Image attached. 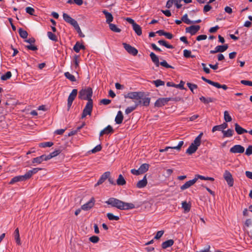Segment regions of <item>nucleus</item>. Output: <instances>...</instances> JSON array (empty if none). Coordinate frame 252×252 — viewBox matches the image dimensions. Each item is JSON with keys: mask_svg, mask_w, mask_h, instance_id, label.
I'll return each mask as SVG.
<instances>
[{"mask_svg": "<svg viewBox=\"0 0 252 252\" xmlns=\"http://www.w3.org/2000/svg\"><path fill=\"white\" fill-rule=\"evenodd\" d=\"M105 203L122 210L132 209L135 208L133 203L125 202L113 197L110 198L107 201H105Z\"/></svg>", "mask_w": 252, "mask_h": 252, "instance_id": "f257e3e1", "label": "nucleus"}, {"mask_svg": "<svg viewBox=\"0 0 252 252\" xmlns=\"http://www.w3.org/2000/svg\"><path fill=\"white\" fill-rule=\"evenodd\" d=\"M125 98H130L137 101H142L141 105L144 106H148L150 104L151 98L146 97L144 92H130L125 95Z\"/></svg>", "mask_w": 252, "mask_h": 252, "instance_id": "f03ea898", "label": "nucleus"}, {"mask_svg": "<svg viewBox=\"0 0 252 252\" xmlns=\"http://www.w3.org/2000/svg\"><path fill=\"white\" fill-rule=\"evenodd\" d=\"M93 95V90L91 87H87L85 89H81L79 92L78 98L82 100H90L93 101L92 96Z\"/></svg>", "mask_w": 252, "mask_h": 252, "instance_id": "7ed1b4c3", "label": "nucleus"}, {"mask_svg": "<svg viewBox=\"0 0 252 252\" xmlns=\"http://www.w3.org/2000/svg\"><path fill=\"white\" fill-rule=\"evenodd\" d=\"M93 101H91L89 100V101L87 102L84 109L83 110V113L82 114L81 118L84 119L87 115H91L92 112L93 110Z\"/></svg>", "mask_w": 252, "mask_h": 252, "instance_id": "20e7f679", "label": "nucleus"}, {"mask_svg": "<svg viewBox=\"0 0 252 252\" xmlns=\"http://www.w3.org/2000/svg\"><path fill=\"white\" fill-rule=\"evenodd\" d=\"M78 93V91L77 89H73L71 93L69 94L68 99H67V110L68 111L73 103V100L76 98Z\"/></svg>", "mask_w": 252, "mask_h": 252, "instance_id": "39448f33", "label": "nucleus"}, {"mask_svg": "<svg viewBox=\"0 0 252 252\" xmlns=\"http://www.w3.org/2000/svg\"><path fill=\"white\" fill-rule=\"evenodd\" d=\"M223 178L229 187H232L234 180L231 173L228 170H225L223 174Z\"/></svg>", "mask_w": 252, "mask_h": 252, "instance_id": "423d86ee", "label": "nucleus"}, {"mask_svg": "<svg viewBox=\"0 0 252 252\" xmlns=\"http://www.w3.org/2000/svg\"><path fill=\"white\" fill-rule=\"evenodd\" d=\"M123 45L125 49L132 56H136L138 54V50L134 47L131 46L130 45L126 43H123Z\"/></svg>", "mask_w": 252, "mask_h": 252, "instance_id": "0eeeda50", "label": "nucleus"}, {"mask_svg": "<svg viewBox=\"0 0 252 252\" xmlns=\"http://www.w3.org/2000/svg\"><path fill=\"white\" fill-rule=\"evenodd\" d=\"M173 99V98L172 97L159 98L155 102V106L157 107H162L167 104L170 100Z\"/></svg>", "mask_w": 252, "mask_h": 252, "instance_id": "6e6552de", "label": "nucleus"}, {"mask_svg": "<svg viewBox=\"0 0 252 252\" xmlns=\"http://www.w3.org/2000/svg\"><path fill=\"white\" fill-rule=\"evenodd\" d=\"M245 151V148L243 146L240 145H236L233 146L230 149V152L231 153H240L242 154Z\"/></svg>", "mask_w": 252, "mask_h": 252, "instance_id": "1a4fd4ad", "label": "nucleus"}, {"mask_svg": "<svg viewBox=\"0 0 252 252\" xmlns=\"http://www.w3.org/2000/svg\"><path fill=\"white\" fill-rule=\"evenodd\" d=\"M200 26L199 25H192L186 28V32H189L191 35H193L200 30Z\"/></svg>", "mask_w": 252, "mask_h": 252, "instance_id": "9d476101", "label": "nucleus"}, {"mask_svg": "<svg viewBox=\"0 0 252 252\" xmlns=\"http://www.w3.org/2000/svg\"><path fill=\"white\" fill-rule=\"evenodd\" d=\"M29 179L28 177L27 176L26 173L24 175H20L13 177L12 178L11 181L9 182L10 184H13L16 182L20 181H25Z\"/></svg>", "mask_w": 252, "mask_h": 252, "instance_id": "9b49d317", "label": "nucleus"}, {"mask_svg": "<svg viewBox=\"0 0 252 252\" xmlns=\"http://www.w3.org/2000/svg\"><path fill=\"white\" fill-rule=\"evenodd\" d=\"M94 203L95 199L94 197H92L89 201L81 206V209L84 211H88L93 207L94 205Z\"/></svg>", "mask_w": 252, "mask_h": 252, "instance_id": "f8f14e48", "label": "nucleus"}, {"mask_svg": "<svg viewBox=\"0 0 252 252\" xmlns=\"http://www.w3.org/2000/svg\"><path fill=\"white\" fill-rule=\"evenodd\" d=\"M63 19L66 22L72 26H75V25L78 24L77 22L74 19L72 18L69 15L66 13H64L63 14Z\"/></svg>", "mask_w": 252, "mask_h": 252, "instance_id": "ddd939ff", "label": "nucleus"}, {"mask_svg": "<svg viewBox=\"0 0 252 252\" xmlns=\"http://www.w3.org/2000/svg\"><path fill=\"white\" fill-rule=\"evenodd\" d=\"M228 48V45L225 44L223 45H218L216 47L215 50H211L210 53L211 54H215L218 52H223L226 51Z\"/></svg>", "mask_w": 252, "mask_h": 252, "instance_id": "4468645a", "label": "nucleus"}, {"mask_svg": "<svg viewBox=\"0 0 252 252\" xmlns=\"http://www.w3.org/2000/svg\"><path fill=\"white\" fill-rule=\"evenodd\" d=\"M183 144H184V141H181L179 142V143H178L177 146H174V147H166L164 149H159V152L160 153H162V152H164L165 151H167L168 150V149H171V150L176 149V150L179 151V150H180V149H181V147H182V146L183 145Z\"/></svg>", "mask_w": 252, "mask_h": 252, "instance_id": "2eb2a0df", "label": "nucleus"}, {"mask_svg": "<svg viewBox=\"0 0 252 252\" xmlns=\"http://www.w3.org/2000/svg\"><path fill=\"white\" fill-rule=\"evenodd\" d=\"M196 182V179H193L192 180L187 181L183 185L181 186L180 189L181 190H184L190 187L191 186L194 185Z\"/></svg>", "mask_w": 252, "mask_h": 252, "instance_id": "dca6fc26", "label": "nucleus"}, {"mask_svg": "<svg viewBox=\"0 0 252 252\" xmlns=\"http://www.w3.org/2000/svg\"><path fill=\"white\" fill-rule=\"evenodd\" d=\"M110 176V172L107 171L104 173L98 180L97 183L95 185V186L102 184L109 176Z\"/></svg>", "mask_w": 252, "mask_h": 252, "instance_id": "f3484780", "label": "nucleus"}, {"mask_svg": "<svg viewBox=\"0 0 252 252\" xmlns=\"http://www.w3.org/2000/svg\"><path fill=\"white\" fill-rule=\"evenodd\" d=\"M147 175H145L143 179L139 181L136 184V187L138 189H142L145 187L147 185Z\"/></svg>", "mask_w": 252, "mask_h": 252, "instance_id": "a211bd4d", "label": "nucleus"}, {"mask_svg": "<svg viewBox=\"0 0 252 252\" xmlns=\"http://www.w3.org/2000/svg\"><path fill=\"white\" fill-rule=\"evenodd\" d=\"M142 101H137L135 103V105L132 106L128 107L125 110L126 114H128L136 109L138 106L141 105Z\"/></svg>", "mask_w": 252, "mask_h": 252, "instance_id": "6ab92c4d", "label": "nucleus"}, {"mask_svg": "<svg viewBox=\"0 0 252 252\" xmlns=\"http://www.w3.org/2000/svg\"><path fill=\"white\" fill-rule=\"evenodd\" d=\"M102 13L105 16V18L106 19V22L108 24L111 23V22L113 20V16L112 14L105 9L102 11Z\"/></svg>", "mask_w": 252, "mask_h": 252, "instance_id": "aec40b11", "label": "nucleus"}, {"mask_svg": "<svg viewBox=\"0 0 252 252\" xmlns=\"http://www.w3.org/2000/svg\"><path fill=\"white\" fill-rule=\"evenodd\" d=\"M234 126L235 130L238 134H242L244 133L249 132V131L242 127L237 123L235 124Z\"/></svg>", "mask_w": 252, "mask_h": 252, "instance_id": "412c9836", "label": "nucleus"}, {"mask_svg": "<svg viewBox=\"0 0 252 252\" xmlns=\"http://www.w3.org/2000/svg\"><path fill=\"white\" fill-rule=\"evenodd\" d=\"M228 126V125L226 123H223L222 124L214 126L212 128V131L214 132L217 130L223 131V129H225Z\"/></svg>", "mask_w": 252, "mask_h": 252, "instance_id": "4be33fe9", "label": "nucleus"}, {"mask_svg": "<svg viewBox=\"0 0 252 252\" xmlns=\"http://www.w3.org/2000/svg\"><path fill=\"white\" fill-rule=\"evenodd\" d=\"M152 62L155 63L156 66L158 67L159 65V59L158 57L153 52H151L150 54Z\"/></svg>", "mask_w": 252, "mask_h": 252, "instance_id": "5701e85b", "label": "nucleus"}, {"mask_svg": "<svg viewBox=\"0 0 252 252\" xmlns=\"http://www.w3.org/2000/svg\"><path fill=\"white\" fill-rule=\"evenodd\" d=\"M124 119L123 114L121 111H119L115 118V122L117 124H121L122 123Z\"/></svg>", "mask_w": 252, "mask_h": 252, "instance_id": "b1692460", "label": "nucleus"}, {"mask_svg": "<svg viewBox=\"0 0 252 252\" xmlns=\"http://www.w3.org/2000/svg\"><path fill=\"white\" fill-rule=\"evenodd\" d=\"M198 147L196 146L191 144L190 145L188 148V149L187 150L186 153L189 155H191L194 153L196 151Z\"/></svg>", "mask_w": 252, "mask_h": 252, "instance_id": "393cba45", "label": "nucleus"}, {"mask_svg": "<svg viewBox=\"0 0 252 252\" xmlns=\"http://www.w3.org/2000/svg\"><path fill=\"white\" fill-rule=\"evenodd\" d=\"M200 100L204 104H208L210 102H214L216 99L212 97L206 98L204 96H201L199 98Z\"/></svg>", "mask_w": 252, "mask_h": 252, "instance_id": "a878e982", "label": "nucleus"}, {"mask_svg": "<svg viewBox=\"0 0 252 252\" xmlns=\"http://www.w3.org/2000/svg\"><path fill=\"white\" fill-rule=\"evenodd\" d=\"M174 244V241L172 239L167 240L162 243L161 245L162 248L165 249L169 247L172 246Z\"/></svg>", "mask_w": 252, "mask_h": 252, "instance_id": "bb28decb", "label": "nucleus"}, {"mask_svg": "<svg viewBox=\"0 0 252 252\" xmlns=\"http://www.w3.org/2000/svg\"><path fill=\"white\" fill-rule=\"evenodd\" d=\"M42 169L40 168H34L32 170L28 171L27 173V176L29 179L33 174L36 173L38 171L41 170Z\"/></svg>", "mask_w": 252, "mask_h": 252, "instance_id": "cd10ccee", "label": "nucleus"}, {"mask_svg": "<svg viewBox=\"0 0 252 252\" xmlns=\"http://www.w3.org/2000/svg\"><path fill=\"white\" fill-rule=\"evenodd\" d=\"M14 234V238H15L16 243L18 245H20L21 243V241H20V234H19V231L18 228H17L15 230Z\"/></svg>", "mask_w": 252, "mask_h": 252, "instance_id": "c85d7f7f", "label": "nucleus"}, {"mask_svg": "<svg viewBox=\"0 0 252 252\" xmlns=\"http://www.w3.org/2000/svg\"><path fill=\"white\" fill-rule=\"evenodd\" d=\"M85 47L83 44H80L79 42H77L73 47V50L76 52L79 53L81 49H85Z\"/></svg>", "mask_w": 252, "mask_h": 252, "instance_id": "c756f323", "label": "nucleus"}, {"mask_svg": "<svg viewBox=\"0 0 252 252\" xmlns=\"http://www.w3.org/2000/svg\"><path fill=\"white\" fill-rule=\"evenodd\" d=\"M149 168V164L147 163H143L140 166L139 169L140 171V173L141 174H143L148 170Z\"/></svg>", "mask_w": 252, "mask_h": 252, "instance_id": "7c9ffc66", "label": "nucleus"}, {"mask_svg": "<svg viewBox=\"0 0 252 252\" xmlns=\"http://www.w3.org/2000/svg\"><path fill=\"white\" fill-rule=\"evenodd\" d=\"M132 27L133 30L138 35L140 36L142 34V29L139 25L136 24Z\"/></svg>", "mask_w": 252, "mask_h": 252, "instance_id": "2f4dec72", "label": "nucleus"}, {"mask_svg": "<svg viewBox=\"0 0 252 252\" xmlns=\"http://www.w3.org/2000/svg\"><path fill=\"white\" fill-rule=\"evenodd\" d=\"M117 184L119 186H123L126 184V181L122 175H119V177L117 180Z\"/></svg>", "mask_w": 252, "mask_h": 252, "instance_id": "473e14b6", "label": "nucleus"}, {"mask_svg": "<svg viewBox=\"0 0 252 252\" xmlns=\"http://www.w3.org/2000/svg\"><path fill=\"white\" fill-rule=\"evenodd\" d=\"M158 43L161 45L165 46V47H166L167 48H168V49H173L174 48V47L172 45H170V44L167 43V42L165 40H158Z\"/></svg>", "mask_w": 252, "mask_h": 252, "instance_id": "72a5a7b5", "label": "nucleus"}, {"mask_svg": "<svg viewBox=\"0 0 252 252\" xmlns=\"http://www.w3.org/2000/svg\"><path fill=\"white\" fill-rule=\"evenodd\" d=\"M43 161H44V156L41 155V156L33 158L32 160V163H38L40 164Z\"/></svg>", "mask_w": 252, "mask_h": 252, "instance_id": "f704fd0d", "label": "nucleus"}, {"mask_svg": "<svg viewBox=\"0 0 252 252\" xmlns=\"http://www.w3.org/2000/svg\"><path fill=\"white\" fill-rule=\"evenodd\" d=\"M182 208L184 209L185 212H189L190 210L191 205L186 201H183L182 203Z\"/></svg>", "mask_w": 252, "mask_h": 252, "instance_id": "c9c22d12", "label": "nucleus"}, {"mask_svg": "<svg viewBox=\"0 0 252 252\" xmlns=\"http://www.w3.org/2000/svg\"><path fill=\"white\" fill-rule=\"evenodd\" d=\"M19 34L21 37L25 39L27 38L28 35V32L24 30L22 28H20L18 31Z\"/></svg>", "mask_w": 252, "mask_h": 252, "instance_id": "e433bc0d", "label": "nucleus"}, {"mask_svg": "<svg viewBox=\"0 0 252 252\" xmlns=\"http://www.w3.org/2000/svg\"><path fill=\"white\" fill-rule=\"evenodd\" d=\"M109 27L110 29L115 32H121V30L118 28L115 24L109 23Z\"/></svg>", "mask_w": 252, "mask_h": 252, "instance_id": "4c0bfd02", "label": "nucleus"}, {"mask_svg": "<svg viewBox=\"0 0 252 252\" xmlns=\"http://www.w3.org/2000/svg\"><path fill=\"white\" fill-rule=\"evenodd\" d=\"M65 77L72 82H75L76 81L75 76L71 74L69 72H66L64 73Z\"/></svg>", "mask_w": 252, "mask_h": 252, "instance_id": "58836bf2", "label": "nucleus"}, {"mask_svg": "<svg viewBox=\"0 0 252 252\" xmlns=\"http://www.w3.org/2000/svg\"><path fill=\"white\" fill-rule=\"evenodd\" d=\"M222 132L223 134V137H231L233 135L234 131L231 129H228L226 131L223 130Z\"/></svg>", "mask_w": 252, "mask_h": 252, "instance_id": "ea45409f", "label": "nucleus"}, {"mask_svg": "<svg viewBox=\"0 0 252 252\" xmlns=\"http://www.w3.org/2000/svg\"><path fill=\"white\" fill-rule=\"evenodd\" d=\"M52 142H42L39 144V146L41 148L50 147L53 145Z\"/></svg>", "mask_w": 252, "mask_h": 252, "instance_id": "a19ab883", "label": "nucleus"}, {"mask_svg": "<svg viewBox=\"0 0 252 252\" xmlns=\"http://www.w3.org/2000/svg\"><path fill=\"white\" fill-rule=\"evenodd\" d=\"M108 219L110 220H118L120 218L118 216L114 215L112 213H108L107 214Z\"/></svg>", "mask_w": 252, "mask_h": 252, "instance_id": "79ce46f5", "label": "nucleus"}, {"mask_svg": "<svg viewBox=\"0 0 252 252\" xmlns=\"http://www.w3.org/2000/svg\"><path fill=\"white\" fill-rule=\"evenodd\" d=\"M183 52H184V56L185 58H195V57L194 55H191V51H189V50L185 49V50H184Z\"/></svg>", "mask_w": 252, "mask_h": 252, "instance_id": "37998d69", "label": "nucleus"}, {"mask_svg": "<svg viewBox=\"0 0 252 252\" xmlns=\"http://www.w3.org/2000/svg\"><path fill=\"white\" fill-rule=\"evenodd\" d=\"M103 130H104L105 134L112 133L114 132V129H113V127L110 125H108Z\"/></svg>", "mask_w": 252, "mask_h": 252, "instance_id": "c03bdc74", "label": "nucleus"}, {"mask_svg": "<svg viewBox=\"0 0 252 252\" xmlns=\"http://www.w3.org/2000/svg\"><path fill=\"white\" fill-rule=\"evenodd\" d=\"M47 35L50 39L54 41H58L57 36L54 33H53L52 32H47Z\"/></svg>", "mask_w": 252, "mask_h": 252, "instance_id": "a18cd8bd", "label": "nucleus"}, {"mask_svg": "<svg viewBox=\"0 0 252 252\" xmlns=\"http://www.w3.org/2000/svg\"><path fill=\"white\" fill-rule=\"evenodd\" d=\"M11 73L10 71H7L5 74L2 75L0 79L2 80L5 81L9 79L11 77Z\"/></svg>", "mask_w": 252, "mask_h": 252, "instance_id": "49530a36", "label": "nucleus"}, {"mask_svg": "<svg viewBox=\"0 0 252 252\" xmlns=\"http://www.w3.org/2000/svg\"><path fill=\"white\" fill-rule=\"evenodd\" d=\"M224 119L226 122H229L232 120V118L227 111H225L224 112Z\"/></svg>", "mask_w": 252, "mask_h": 252, "instance_id": "de8ad7c7", "label": "nucleus"}, {"mask_svg": "<svg viewBox=\"0 0 252 252\" xmlns=\"http://www.w3.org/2000/svg\"><path fill=\"white\" fill-rule=\"evenodd\" d=\"M182 21L187 24H191L192 22L188 19L187 14H185L181 18Z\"/></svg>", "mask_w": 252, "mask_h": 252, "instance_id": "09e8293b", "label": "nucleus"}, {"mask_svg": "<svg viewBox=\"0 0 252 252\" xmlns=\"http://www.w3.org/2000/svg\"><path fill=\"white\" fill-rule=\"evenodd\" d=\"M73 27L75 28V29L76 30V31L78 33L80 37H85V35L82 32L80 28V27L79 26L78 24H77L75 25V26H74Z\"/></svg>", "mask_w": 252, "mask_h": 252, "instance_id": "8fccbe9b", "label": "nucleus"}, {"mask_svg": "<svg viewBox=\"0 0 252 252\" xmlns=\"http://www.w3.org/2000/svg\"><path fill=\"white\" fill-rule=\"evenodd\" d=\"M159 65L167 68H174V67L168 64L165 60H163L162 62H159Z\"/></svg>", "mask_w": 252, "mask_h": 252, "instance_id": "3c124183", "label": "nucleus"}, {"mask_svg": "<svg viewBox=\"0 0 252 252\" xmlns=\"http://www.w3.org/2000/svg\"><path fill=\"white\" fill-rule=\"evenodd\" d=\"M153 83L157 87H158L160 86H163L165 84L164 82L158 79L155 81H153Z\"/></svg>", "mask_w": 252, "mask_h": 252, "instance_id": "603ef678", "label": "nucleus"}, {"mask_svg": "<svg viewBox=\"0 0 252 252\" xmlns=\"http://www.w3.org/2000/svg\"><path fill=\"white\" fill-rule=\"evenodd\" d=\"M214 86L217 88H222L224 90H226L228 88L226 85H220V83L216 82H215Z\"/></svg>", "mask_w": 252, "mask_h": 252, "instance_id": "864d4df0", "label": "nucleus"}, {"mask_svg": "<svg viewBox=\"0 0 252 252\" xmlns=\"http://www.w3.org/2000/svg\"><path fill=\"white\" fill-rule=\"evenodd\" d=\"M187 85L188 87L189 88V89H190V90L193 93H194L193 89H197L198 87L197 85L194 84H191L190 83H187Z\"/></svg>", "mask_w": 252, "mask_h": 252, "instance_id": "5fc2aeb1", "label": "nucleus"}, {"mask_svg": "<svg viewBox=\"0 0 252 252\" xmlns=\"http://www.w3.org/2000/svg\"><path fill=\"white\" fill-rule=\"evenodd\" d=\"M99 238L97 236H93L89 238V240L93 243H96L99 241Z\"/></svg>", "mask_w": 252, "mask_h": 252, "instance_id": "6e6d98bb", "label": "nucleus"}, {"mask_svg": "<svg viewBox=\"0 0 252 252\" xmlns=\"http://www.w3.org/2000/svg\"><path fill=\"white\" fill-rule=\"evenodd\" d=\"M102 149V146L100 144L97 145L94 149H93L91 151L92 153H95L97 152L101 151Z\"/></svg>", "mask_w": 252, "mask_h": 252, "instance_id": "4d7b16f0", "label": "nucleus"}, {"mask_svg": "<svg viewBox=\"0 0 252 252\" xmlns=\"http://www.w3.org/2000/svg\"><path fill=\"white\" fill-rule=\"evenodd\" d=\"M34 9L31 7H27L26 8V11L31 15H34Z\"/></svg>", "mask_w": 252, "mask_h": 252, "instance_id": "13d9d810", "label": "nucleus"}, {"mask_svg": "<svg viewBox=\"0 0 252 252\" xmlns=\"http://www.w3.org/2000/svg\"><path fill=\"white\" fill-rule=\"evenodd\" d=\"M191 144L198 147L201 144V139H199V137H196Z\"/></svg>", "mask_w": 252, "mask_h": 252, "instance_id": "bf43d9fd", "label": "nucleus"}, {"mask_svg": "<svg viewBox=\"0 0 252 252\" xmlns=\"http://www.w3.org/2000/svg\"><path fill=\"white\" fill-rule=\"evenodd\" d=\"M245 154L248 156L252 154V145H250L247 148Z\"/></svg>", "mask_w": 252, "mask_h": 252, "instance_id": "052dcab7", "label": "nucleus"}, {"mask_svg": "<svg viewBox=\"0 0 252 252\" xmlns=\"http://www.w3.org/2000/svg\"><path fill=\"white\" fill-rule=\"evenodd\" d=\"M62 150L58 149L51 153L50 154L52 155V157L54 158L59 155L62 152Z\"/></svg>", "mask_w": 252, "mask_h": 252, "instance_id": "680f3d73", "label": "nucleus"}, {"mask_svg": "<svg viewBox=\"0 0 252 252\" xmlns=\"http://www.w3.org/2000/svg\"><path fill=\"white\" fill-rule=\"evenodd\" d=\"M163 233H164V231H163V230H160V231H158L156 236H155L154 238L156 239H159L163 235Z\"/></svg>", "mask_w": 252, "mask_h": 252, "instance_id": "e2e57ef3", "label": "nucleus"}, {"mask_svg": "<svg viewBox=\"0 0 252 252\" xmlns=\"http://www.w3.org/2000/svg\"><path fill=\"white\" fill-rule=\"evenodd\" d=\"M184 84L185 82L183 81H181L179 84H175V88H180L181 90H184L185 89Z\"/></svg>", "mask_w": 252, "mask_h": 252, "instance_id": "0e129e2a", "label": "nucleus"}, {"mask_svg": "<svg viewBox=\"0 0 252 252\" xmlns=\"http://www.w3.org/2000/svg\"><path fill=\"white\" fill-rule=\"evenodd\" d=\"M241 83L244 85L250 86H252V81H249V80H241Z\"/></svg>", "mask_w": 252, "mask_h": 252, "instance_id": "69168bd1", "label": "nucleus"}, {"mask_svg": "<svg viewBox=\"0 0 252 252\" xmlns=\"http://www.w3.org/2000/svg\"><path fill=\"white\" fill-rule=\"evenodd\" d=\"M201 79L205 82H206V83L212 85L214 86V85L215 84V82H214L211 80H209V79H208L207 78H206L205 77H204V76H202L201 77Z\"/></svg>", "mask_w": 252, "mask_h": 252, "instance_id": "338daca9", "label": "nucleus"}, {"mask_svg": "<svg viewBox=\"0 0 252 252\" xmlns=\"http://www.w3.org/2000/svg\"><path fill=\"white\" fill-rule=\"evenodd\" d=\"M26 47L28 49L30 50H32V51H36V50H37V47L36 46L33 45H32V44L27 45V46H26Z\"/></svg>", "mask_w": 252, "mask_h": 252, "instance_id": "774afa93", "label": "nucleus"}]
</instances>
